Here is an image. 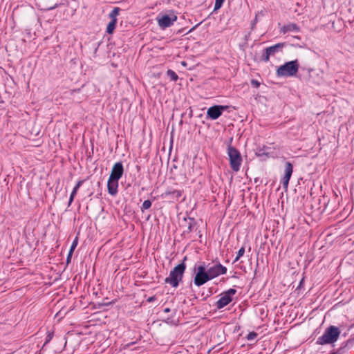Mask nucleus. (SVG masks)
Masks as SVG:
<instances>
[{
    "mask_svg": "<svg viewBox=\"0 0 354 354\" xmlns=\"http://www.w3.org/2000/svg\"><path fill=\"white\" fill-rule=\"evenodd\" d=\"M339 335V329L335 326H330L328 327L323 335L317 339V344L319 345L333 344L338 339Z\"/></svg>",
    "mask_w": 354,
    "mask_h": 354,
    "instance_id": "obj_1",
    "label": "nucleus"
},
{
    "mask_svg": "<svg viewBox=\"0 0 354 354\" xmlns=\"http://www.w3.org/2000/svg\"><path fill=\"white\" fill-rule=\"evenodd\" d=\"M299 68V64L297 59L288 62L277 69V75L278 77L295 76L297 73Z\"/></svg>",
    "mask_w": 354,
    "mask_h": 354,
    "instance_id": "obj_2",
    "label": "nucleus"
},
{
    "mask_svg": "<svg viewBox=\"0 0 354 354\" xmlns=\"http://www.w3.org/2000/svg\"><path fill=\"white\" fill-rule=\"evenodd\" d=\"M185 268V265L183 263L176 266L170 272L169 277L165 279V282L176 288L183 279Z\"/></svg>",
    "mask_w": 354,
    "mask_h": 354,
    "instance_id": "obj_3",
    "label": "nucleus"
},
{
    "mask_svg": "<svg viewBox=\"0 0 354 354\" xmlns=\"http://www.w3.org/2000/svg\"><path fill=\"white\" fill-rule=\"evenodd\" d=\"M194 270L196 275L194 279V283L196 286L200 287L211 280L204 263L196 266Z\"/></svg>",
    "mask_w": 354,
    "mask_h": 354,
    "instance_id": "obj_4",
    "label": "nucleus"
},
{
    "mask_svg": "<svg viewBox=\"0 0 354 354\" xmlns=\"http://www.w3.org/2000/svg\"><path fill=\"white\" fill-rule=\"evenodd\" d=\"M227 155L229 156L231 168L233 171H238L242 163L241 153L236 148L229 146L227 148Z\"/></svg>",
    "mask_w": 354,
    "mask_h": 354,
    "instance_id": "obj_5",
    "label": "nucleus"
},
{
    "mask_svg": "<svg viewBox=\"0 0 354 354\" xmlns=\"http://www.w3.org/2000/svg\"><path fill=\"white\" fill-rule=\"evenodd\" d=\"M177 20V16L172 11L169 14H159L156 17L157 23L161 29L171 26Z\"/></svg>",
    "mask_w": 354,
    "mask_h": 354,
    "instance_id": "obj_6",
    "label": "nucleus"
},
{
    "mask_svg": "<svg viewBox=\"0 0 354 354\" xmlns=\"http://www.w3.org/2000/svg\"><path fill=\"white\" fill-rule=\"evenodd\" d=\"M236 293V290L234 288H230L225 292L221 294L220 299L216 301V306L218 309H221L233 301V297Z\"/></svg>",
    "mask_w": 354,
    "mask_h": 354,
    "instance_id": "obj_7",
    "label": "nucleus"
},
{
    "mask_svg": "<svg viewBox=\"0 0 354 354\" xmlns=\"http://www.w3.org/2000/svg\"><path fill=\"white\" fill-rule=\"evenodd\" d=\"M206 270L210 279L216 278L220 275L225 274L227 272V268L220 263H217L211 266L208 265L206 268Z\"/></svg>",
    "mask_w": 354,
    "mask_h": 354,
    "instance_id": "obj_8",
    "label": "nucleus"
},
{
    "mask_svg": "<svg viewBox=\"0 0 354 354\" xmlns=\"http://www.w3.org/2000/svg\"><path fill=\"white\" fill-rule=\"evenodd\" d=\"M284 46V43H279L274 46L266 48L262 55L263 60L266 62H268L270 57L274 55L276 53L281 51Z\"/></svg>",
    "mask_w": 354,
    "mask_h": 354,
    "instance_id": "obj_9",
    "label": "nucleus"
},
{
    "mask_svg": "<svg viewBox=\"0 0 354 354\" xmlns=\"http://www.w3.org/2000/svg\"><path fill=\"white\" fill-rule=\"evenodd\" d=\"M228 108V106L223 105H216L211 106L207 109V117L212 120H216L222 115L223 112L226 111Z\"/></svg>",
    "mask_w": 354,
    "mask_h": 354,
    "instance_id": "obj_10",
    "label": "nucleus"
},
{
    "mask_svg": "<svg viewBox=\"0 0 354 354\" xmlns=\"http://www.w3.org/2000/svg\"><path fill=\"white\" fill-rule=\"evenodd\" d=\"M124 173V168L121 162H118L114 164L112 167L111 172L109 178L120 180Z\"/></svg>",
    "mask_w": 354,
    "mask_h": 354,
    "instance_id": "obj_11",
    "label": "nucleus"
},
{
    "mask_svg": "<svg viewBox=\"0 0 354 354\" xmlns=\"http://www.w3.org/2000/svg\"><path fill=\"white\" fill-rule=\"evenodd\" d=\"M292 165L290 162H286L285 165V174L282 178L281 183L284 189H287L289 184V180L292 174Z\"/></svg>",
    "mask_w": 354,
    "mask_h": 354,
    "instance_id": "obj_12",
    "label": "nucleus"
},
{
    "mask_svg": "<svg viewBox=\"0 0 354 354\" xmlns=\"http://www.w3.org/2000/svg\"><path fill=\"white\" fill-rule=\"evenodd\" d=\"M118 180H119L109 178L107 189L109 194L111 196H115L118 193Z\"/></svg>",
    "mask_w": 354,
    "mask_h": 354,
    "instance_id": "obj_13",
    "label": "nucleus"
},
{
    "mask_svg": "<svg viewBox=\"0 0 354 354\" xmlns=\"http://www.w3.org/2000/svg\"><path fill=\"white\" fill-rule=\"evenodd\" d=\"M281 31H282L283 33H286V32H290V31L298 32L299 31V28L297 27V26L296 24H288L287 26H284L282 28Z\"/></svg>",
    "mask_w": 354,
    "mask_h": 354,
    "instance_id": "obj_14",
    "label": "nucleus"
},
{
    "mask_svg": "<svg viewBox=\"0 0 354 354\" xmlns=\"http://www.w3.org/2000/svg\"><path fill=\"white\" fill-rule=\"evenodd\" d=\"M82 184V181H81V180L78 181L77 183L76 184V185L74 187V188L71 194V196H70L69 205L73 202L74 197L76 195L77 190L79 189V188L80 187Z\"/></svg>",
    "mask_w": 354,
    "mask_h": 354,
    "instance_id": "obj_15",
    "label": "nucleus"
},
{
    "mask_svg": "<svg viewBox=\"0 0 354 354\" xmlns=\"http://www.w3.org/2000/svg\"><path fill=\"white\" fill-rule=\"evenodd\" d=\"M117 19L111 20V21L108 24L106 32L109 34H111L113 32L117 24Z\"/></svg>",
    "mask_w": 354,
    "mask_h": 354,
    "instance_id": "obj_16",
    "label": "nucleus"
},
{
    "mask_svg": "<svg viewBox=\"0 0 354 354\" xmlns=\"http://www.w3.org/2000/svg\"><path fill=\"white\" fill-rule=\"evenodd\" d=\"M120 9L118 7L114 8L113 10L109 13V17L111 20L117 19V17L119 15Z\"/></svg>",
    "mask_w": 354,
    "mask_h": 354,
    "instance_id": "obj_17",
    "label": "nucleus"
},
{
    "mask_svg": "<svg viewBox=\"0 0 354 354\" xmlns=\"http://www.w3.org/2000/svg\"><path fill=\"white\" fill-rule=\"evenodd\" d=\"M167 76L172 80V81H176L178 78V76L177 74L172 70H168L167 72Z\"/></svg>",
    "mask_w": 354,
    "mask_h": 354,
    "instance_id": "obj_18",
    "label": "nucleus"
},
{
    "mask_svg": "<svg viewBox=\"0 0 354 354\" xmlns=\"http://www.w3.org/2000/svg\"><path fill=\"white\" fill-rule=\"evenodd\" d=\"M77 243H78L77 237H76L71 245V248L69 250V256H72L73 251L75 250V249L76 248V247L77 245Z\"/></svg>",
    "mask_w": 354,
    "mask_h": 354,
    "instance_id": "obj_19",
    "label": "nucleus"
},
{
    "mask_svg": "<svg viewBox=\"0 0 354 354\" xmlns=\"http://www.w3.org/2000/svg\"><path fill=\"white\" fill-rule=\"evenodd\" d=\"M244 253H245V248H244V247H241V248L239 250V251H238V252H237V254H236V258H235V259H234V262L238 261H239V259L241 257H243V256Z\"/></svg>",
    "mask_w": 354,
    "mask_h": 354,
    "instance_id": "obj_20",
    "label": "nucleus"
},
{
    "mask_svg": "<svg viewBox=\"0 0 354 354\" xmlns=\"http://www.w3.org/2000/svg\"><path fill=\"white\" fill-rule=\"evenodd\" d=\"M151 206V202L149 200H146L143 202L141 209L142 211H144L145 209L150 208Z\"/></svg>",
    "mask_w": 354,
    "mask_h": 354,
    "instance_id": "obj_21",
    "label": "nucleus"
},
{
    "mask_svg": "<svg viewBox=\"0 0 354 354\" xmlns=\"http://www.w3.org/2000/svg\"><path fill=\"white\" fill-rule=\"evenodd\" d=\"M257 334L256 333H254V332H251V333H250L248 335V336H247V339H248V340H250V341H251V340L254 339L257 337Z\"/></svg>",
    "mask_w": 354,
    "mask_h": 354,
    "instance_id": "obj_22",
    "label": "nucleus"
},
{
    "mask_svg": "<svg viewBox=\"0 0 354 354\" xmlns=\"http://www.w3.org/2000/svg\"><path fill=\"white\" fill-rule=\"evenodd\" d=\"M225 1V0H216V1H215L214 8H215V9H218V8H220L221 7V6H222V4H223V1Z\"/></svg>",
    "mask_w": 354,
    "mask_h": 354,
    "instance_id": "obj_23",
    "label": "nucleus"
},
{
    "mask_svg": "<svg viewBox=\"0 0 354 354\" xmlns=\"http://www.w3.org/2000/svg\"><path fill=\"white\" fill-rule=\"evenodd\" d=\"M172 195L176 198H180L182 196V192L180 190H173Z\"/></svg>",
    "mask_w": 354,
    "mask_h": 354,
    "instance_id": "obj_24",
    "label": "nucleus"
},
{
    "mask_svg": "<svg viewBox=\"0 0 354 354\" xmlns=\"http://www.w3.org/2000/svg\"><path fill=\"white\" fill-rule=\"evenodd\" d=\"M251 84L255 88H258L260 86V82L257 80H252Z\"/></svg>",
    "mask_w": 354,
    "mask_h": 354,
    "instance_id": "obj_25",
    "label": "nucleus"
},
{
    "mask_svg": "<svg viewBox=\"0 0 354 354\" xmlns=\"http://www.w3.org/2000/svg\"><path fill=\"white\" fill-rule=\"evenodd\" d=\"M172 192H173V190L168 189L162 195L164 196H168L169 195H172Z\"/></svg>",
    "mask_w": 354,
    "mask_h": 354,
    "instance_id": "obj_26",
    "label": "nucleus"
},
{
    "mask_svg": "<svg viewBox=\"0 0 354 354\" xmlns=\"http://www.w3.org/2000/svg\"><path fill=\"white\" fill-rule=\"evenodd\" d=\"M51 338H52V337L49 335L48 336V338H47V339H46V343H47V342H48L51 339Z\"/></svg>",
    "mask_w": 354,
    "mask_h": 354,
    "instance_id": "obj_27",
    "label": "nucleus"
},
{
    "mask_svg": "<svg viewBox=\"0 0 354 354\" xmlns=\"http://www.w3.org/2000/svg\"><path fill=\"white\" fill-rule=\"evenodd\" d=\"M71 256H69V254H68V257H67V262L68 263L71 260Z\"/></svg>",
    "mask_w": 354,
    "mask_h": 354,
    "instance_id": "obj_28",
    "label": "nucleus"
}]
</instances>
